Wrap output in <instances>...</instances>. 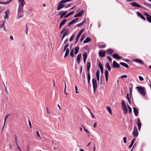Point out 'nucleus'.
<instances>
[{
  "instance_id": "nucleus-1",
  "label": "nucleus",
  "mask_w": 151,
  "mask_h": 151,
  "mask_svg": "<svg viewBox=\"0 0 151 151\" xmlns=\"http://www.w3.org/2000/svg\"><path fill=\"white\" fill-rule=\"evenodd\" d=\"M136 88L137 89L138 92L141 95L143 96H145V89L144 87L138 86L136 87Z\"/></svg>"
},
{
  "instance_id": "nucleus-61",
  "label": "nucleus",
  "mask_w": 151,
  "mask_h": 151,
  "mask_svg": "<svg viewBox=\"0 0 151 151\" xmlns=\"http://www.w3.org/2000/svg\"><path fill=\"white\" fill-rule=\"evenodd\" d=\"M75 88L76 92V93H78L79 92L77 91V86H75Z\"/></svg>"
},
{
  "instance_id": "nucleus-63",
  "label": "nucleus",
  "mask_w": 151,
  "mask_h": 151,
  "mask_svg": "<svg viewBox=\"0 0 151 151\" xmlns=\"http://www.w3.org/2000/svg\"><path fill=\"white\" fill-rule=\"evenodd\" d=\"M106 47V45H104L101 46V48H104Z\"/></svg>"
},
{
  "instance_id": "nucleus-38",
  "label": "nucleus",
  "mask_w": 151,
  "mask_h": 151,
  "mask_svg": "<svg viewBox=\"0 0 151 151\" xmlns=\"http://www.w3.org/2000/svg\"><path fill=\"white\" fill-rule=\"evenodd\" d=\"M99 67V68L100 69H104L101 63H99L98 64Z\"/></svg>"
},
{
  "instance_id": "nucleus-62",
  "label": "nucleus",
  "mask_w": 151,
  "mask_h": 151,
  "mask_svg": "<svg viewBox=\"0 0 151 151\" xmlns=\"http://www.w3.org/2000/svg\"><path fill=\"white\" fill-rule=\"evenodd\" d=\"M64 93L65 95H68V93L66 92V89H65V88H64Z\"/></svg>"
},
{
  "instance_id": "nucleus-34",
  "label": "nucleus",
  "mask_w": 151,
  "mask_h": 151,
  "mask_svg": "<svg viewBox=\"0 0 151 151\" xmlns=\"http://www.w3.org/2000/svg\"><path fill=\"white\" fill-rule=\"evenodd\" d=\"M84 13V11L83 10H81L78 13V14L79 17H80L81 16L82 14L83 13Z\"/></svg>"
},
{
  "instance_id": "nucleus-46",
  "label": "nucleus",
  "mask_w": 151,
  "mask_h": 151,
  "mask_svg": "<svg viewBox=\"0 0 151 151\" xmlns=\"http://www.w3.org/2000/svg\"><path fill=\"white\" fill-rule=\"evenodd\" d=\"M9 115V114H8L5 117V120H4V126H3V129H4V125H5V122H6V119L7 118V117H8V116Z\"/></svg>"
},
{
  "instance_id": "nucleus-31",
  "label": "nucleus",
  "mask_w": 151,
  "mask_h": 151,
  "mask_svg": "<svg viewBox=\"0 0 151 151\" xmlns=\"http://www.w3.org/2000/svg\"><path fill=\"white\" fill-rule=\"evenodd\" d=\"M106 68L108 69L109 71H110L111 70V68L109 65V62L106 63Z\"/></svg>"
},
{
  "instance_id": "nucleus-15",
  "label": "nucleus",
  "mask_w": 151,
  "mask_h": 151,
  "mask_svg": "<svg viewBox=\"0 0 151 151\" xmlns=\"http://www.w3.org/2000/svg\"><path fill=\"white\" fill-rule=\"evenodd\" d=\"M91 66V64L89 62H87L86 65V67L87 68L88 73H90L89 70L90 69Z\"/></svg>"
},
{
  "instance_id": "nucleus-16",
  "label": "nucleus",
  "mask_w": 151,
  "mask_h": 151,
  "mask_svg": "<svg viewBox=\"0 0 151 151\" xmlns=\"http://www.w3.org/2000/svg\"><path fill=\"white\" fill-rule=\"evenodd\" d=\"M84 31V29H81L79 31V32L76 37V38L77 39V40L79 39V38L80 37L81 34Z\"/></svg>"
},
{
  "instance_id": "nucleus-26",
  "label": "nucleus",
  "mask_w": 151,
  "mask_h": 151,
  "mask_svg": "<svg viewBox=\"0 0 151 151\" xmlns=\"http://www.w3.org/2000/svg\"><path fill=\"white\" fill-rule=\"evenodd\" d=\"M137 13L138 16L140 17L142 19H143L144 20H145V18L144 16L142 15L141 14L138 12H137Z\"/></svg>"
},
{
  "instance_id": "nucleus-14",
  "label": "nucleus",
  "mask_w": 151,
  "mask_h": 151,
  "mask_svg": "<svg viewBox=\"0 0 151 151\" xmlns=\"http://www.w3.org/2000/svg\"><path fill=\"white\" fill-rule=\"evenodd\" d=\"M133 61L139 64H144V63L142 60L139 59H135L133 60Z\"/></svg>"
},
{
  "instance_id": "nucleus-24",
  "label": "nucleus",
  "mask_w": 151,
  "mask_h": 151,
  "mask_svg": "<svg viewBox=\"0 0 151 151\" xmlns=\"http://www.w3.org/2000/svg\"><path fill=\"white\" fill-rule=\"evenodd\" d=\"M114 50H113L111 49H109L106 50V53L108 55H111Z\"/></svg>"
},
{
  "instance_id": "nucleus-3",
  "label": "nucleus",
  "mask_w": 151,
  "mask_h": 151,
  "mask_svg": "<svg viewBox=\"0 0 151 151\" xmlns=\"http://www.w3.org/2000/svg\"><path fill=\"white\" fill-rule=\"evenodd\" d=\"M69 46V44L67 43L64 47V51H65V50H66L65 53L64 55L65 58L66 57L69 53L70 50L69 48H68Z\"/></svg>"
},
{
  "instance_id": "nucleus-12",
  "label": "nucleus",
  "mask_w": 151,
  "mask_h": 151,
  "mask_svg": "<svg viewBox=\"0 0 151 151\" xmlns=\"http://www.w3.org/2000/svg\"><path fill=\"white\" fill-rule=\"evenodd\" d=\"M9 12L10 11L9 9H8L5 12V16L4 17V19H8V18L9 17L8 15L9 14Z\"/></svg>"
},
{
  "instance_id": "nucleus-44",
  "label": "nucleus",
  "mask_w": 151,
  "mask_h": 151,
  "mask_svg": "<svg viewBox=\"0 0 151 151\" xmlns=\"http://www.w3.org/2000/svg\"><path fill=\"white\" fill-rule=\"evenodd\" d=\"M122 107L126 106L125 102L124 100H122Z\"/></svg>"
},
{
  "instance_id": "nucleus-6",
  "label": "nucleus",
  "mask_w": 151,
  "mask_h": 151,
  "mask_svg": "<svg viewBox=\"0 0 151 151\" xmlns=\"http://www.w3.org/2000/svg\"><path fill=\"white\" fill-rule=\"evenodd\" d=\"M67 12L66 11H65L64 12H62V11H60L59 12L58 14V15H60V18L62 19V18L63 17L65 16L66 15H65L67 14Z\"/></svg>"
},
{
  "instance_id": "nucleus-32",
  "label": "nucleus",
  "mask_w": 151,
  "mask_h": 151,
  "mask_svg": "<svg viewBox=\"0 0 151 151\" xmlns=\"http://www.w3.org/2000/svg\"><path fill=\"white\" fill-rule=\"evenodd\" d=\"M120 64L121 65L127 68H128L129 67V65L127 64H126L125 63H123V62H121L120 63Z\"/></svg>"
},
{
  "instance_id": "nucleus-17",
  "label": "nucleus",
  "mask_w": 151,
  "mask_h": 151,
  "mask_svg": "<svg viewBox=\"0 0 151 151\" xmlns=\"http://www.w3.org/2000/svg\"><path fill=\"white\" fill-rule=\"evenodd\" d=\"M23 13L21 12H18V14L17 17V18L18 19H20L22 18L23 16Z\"/></svg>"
},
{
  "instance_id": "nucleus-54",
  "label": "nucleus",
  "mask_w": 151,
  "mask_h": 151,
  "mask_svg": "<svg viewBox=\"0 0 151 151\" xmlns=\"http://www.w3.org/2000/svg\"><path fill=\"white\" fill-rule=\"evenodd\" d=\"M126 139H127V137H124L123 138V139L124 142V143H126L127 142Z\"/></svg>"
},
{
  "instance_id": "nucleus-53",
  "label": "nucleus",
  "mask_w": 151,
  "mask_h": 151,
  "mask_svg": "<svg viewBox=\"0 0 151 151\" xmlns=\"http://www.w3.org/2000/svg\"><path fill=\"white\" fill-rule=\"evenodd\" d=\"M65 30L66 29H65V27H64L63 29L61 30V31L60 33L61 34H62L63 33H64V32L65 31Z\"/></svg>"
},
{
  "instance_id": "nucleus-51",
  "label": "nucleus",
  "mask_w": 151,
  "mask_h": 151,
  "mask_svg": "<svg viewBox=\"0 0 151 151\" xmlns=\"http://www.w3.org/2000/svg\"><path fill=\"white\" fill-rule=\"evenodd\" d=\"M85 36L84 35H83L82 36H81V39H80V41H82L83 39H84L85 38Z\"/></svg>"
},
{
  "instance_id": "nucleus-28",
  "label": "nucleus",
  "mask_w": 151,
  "mask_h": 151,
  "mask_svg": "<svg viewBox=\"0 0 151 151\" xmlns=\"http://www.w3.org/2000/svg\"><path fill=\"white\" fill-rule=\"evenodd\" d=\"M67 21V19H64L60 24V25H59V28H60L61 27H62V26L64 25L65 22H66Z\"/></svg>"
},
{
  "instance_id": "nucleus-5",
  "label": "nucleus",
  "mask_w": 151,
  "mask_h": 151,
  "mask_svg": "<svg viewBox=\"0 0 151 151\" xmlns=\"http://www.w3.org/2000/svg\"><path fill=\"white\" fill-rule=\"evenodd\" d=\"M132 134L134 137H137L138 136V132L137 131V128L136 127H134Z\"/></svg>"
},
{
  "instance_id": "nucleus-21",
  "label": "nucleus",
  "mask_w": 151,
  "mask_h": 151,
  "mask_svg": "<svg viewBox=\"0 0 151 151\" xmlns=\"http://www.w3.org/2000/svg\"><path fill=\"white\" fill-rule=\"evenodd\" d=\"M112 56L114 58L119 60L121 58V57L119 56L118 55L116 54H114Z\"/></svg>"
},
{
  "instance_id": "nucleus-27",
  "label": "nucleus",
  "mask_w": 151,
  "mask_h": 151,
  "mask_svg": "<svg viewBox=\"0 0 151 151\" xmlns=\"http://www.w3.org/2000/svg\"><path fill=\"white\" fill-rule=\"evenodd\" d=\"M97 80L98 81H99L100 71L99 70L97 71L96 73Z\"/></svg>"
},
{
  "instance_id": "nucleus-35",
  "label": "nucleus",
  "mask_w": 151,
  "mask_h": 151,
  "mask_svg": "<svg viewBox=\"0 0 151 151\" xmlns=\"http://www.w3.org/2000/svg\"><path fill=\"white\" fill-rule=\"evenodd\" d=\"M87 76H88V84H90V77H91L90 73H88Z\"/></svg>"
},
{
  "instance_id": "nucleus-49",
  "label": "nucleus",
  "mask_w": 151,
  "mask_h": 151,
  "mask_svg": "<svg viewBox=\"0 0 151 151\" xmlns=\"http://www.w3.org/2000/svg\"><path fill=\"white\" fill-rule=\"evenodd\" d=\"M36 133L37 135V137H39L40 139L41 137L39 132L37 131H36Z\"/></svg>"
},
{
  "instance_id": "nucleus-55",
  "label": "nucleus",
  "mask_w": 151,
  "mask_h": 151,
  "mask_svg": "<svg viewBox=\"0 0 151 151\" xmlns=\"http://www.w3.org/2000/svg\"><path fill=\"white\" fill-rule=\"evenodd\" d=\"M0 4H9V3H8V1H5L4 2H2L1 3H0Z\"/></svg>"
},
{
  "instance_id": "nucleus-50",
  "label": "nucleus",
  "mask_w": 151,
  "mask_h": 151,
  "mask_svg": "<svg viewBox=\"0 0 151 151\" xmlns=\"http://www.w3.org/2000/svg\"><path fill=\"white\" fill-rule=\"evenodd\" d=\"M71 5H72V4H68L66 5H65V8H67L68 7L71 6Z\"/></svg>"
},
{
  "instance_id": "nucleus-10",
  "label": "nucleus",
  "mask_w": 151,
  "mask_h": 151,
  "mask_svg": "<svg viewBox=\"0 0 151 151\" xmlns=\"http://www.w3.org/2000/svg\"><path fill=\"white\" fill-rule=\"evenodd\" d=\"M130 4L134 7H137L142 8V6L139 4H137L135 2H131Z\"/></svg>"
},
{
  "instance_id": "nucleus-4",
  "label": "nucleus",
  "mask_w": 151,
  "mask_h": 151,
  "mask_svg": "<svg viewBox=\"0 0 151 151\" xmlns=\"http://www.w3.org/2000/svg\"><path fill=\"white\" fill-rule=\"evenodd\" d=\"M92 83L93 89V92L94 93H96V89L97 88V81L95 79L93 78L92 80Z\"/></svg>"
},
{
  "instance_id": "nucleus-40",
  "label": "nucleus",
  "mask_w": 151,
  "mask_h": 151,
  "mask_svg": "<svg viewBox=\"0 0 151 151\" xmlns=\"http://www.w3.org/2000/svg\"><path fill=\"white\" fill-rule=\"evenodd\" d=\"M70 55L72 57H73L74 56V51L73 50H71L70 53Z\"/></svg>"
},
{
  "instance_id": "nucleus-56",
  "label": "nucleus",
  "mask_w": 151,
  "mask_h": 151,
  "mask_svg": "<svg viewBox=\"0 0 151 151\" xmlns=\"http://www.w3.org/2000/svg\"><path fill=\"white\" fill-rule=\"evenodd\" d=\"M82 126L85 132L88 133L90 134V132H89L87 129H86L85 127L83 126Z\"/></svg>"
},
{
  "instance_id": "nucleus-58",
  "label": "nucleus",
  "mask_w": 151,
  "mask_h": 151,
  "mask_svg": "<svg viewBox=\"0 0 151 151\" xmlns=\"http://www.w3.org/2000/svg\"><path fill=\"white\" fill-rule=\"evenodd\" d=\"M74 36V35H73L72 36H71L70 39V41H71L73 40V38Z\"/></svg>"
},
{
  "instance_id": "nucleus-23",
  "label": "nucleus",
  "mask_w": 151,
  "mask_h": 151,
  "mask_svg": "<svg viewBox=\"0 0 151 151\" xmlns=\"http://www.w3.org/2000/svg\"><path fill=\"white\" fill-rule=\"evenodd\" d=\"M122 108L124 112V114H126L128 112V109L126 106L122 107Z\"/></svg>"
},
{
  "instance_id": "nucleus-20",
  "label": "nucleus",
  "mask_w": 151,
  "mask_h": 151,
  "mask_svg": "<svg viewBox=\"0 0 151 151\" xmlns=\"http://www.w3.org/2000/svg\"><path fill=\"white\" fill-rule=\"evenodd\" d=\"M78 20V18H77L74 19L72 20L70 22L68 25L69 27L70 26V25L72 24H73L76 22Z\"/></svg>"
},
{
  "instance_id": "nucleus-43",
  "label": "nucleus",
  "mask_w": 151,
  "mask_h": 151,
  "mask_svg": "<svg viewBox=\"0 0 151 151\" xmlns=\"http://www.w3.org/2000/svg\"><path fill=\"white\" fill-rule=\"evenodd\" d=\"M129 94H127V96H126V97L127 98V99L129 102V103L130 104H131V102L130 101V100L129 99Z\"/></svg>"
},
{
  "instance_id": "nucleus-2",
  "label": "nucleus",
  "mask_w": 151,
  "mask_h": 151,
  "mask_svg": "<svg viewBox=\"0 0 151 151\" xmlns=\"http://www.w3.org/2000/svg\"><path fill=\"white\" fill-rule=\"evenodd\" d=\"M65 6V2H64L63 0H62L60 1L59 4L58 5V7L57 8V10H59L63 8Z\"/></svg>"
},
{
  "instance_id": "nucleus-60",
  "label": "nucleus",
  "mask_w": 151,
  "mask_h": 151,
  "mask_svg": "<svg viewBox=\"0 0 151 151\" xmlns=\"http://www.w3.org/2000/svg\"><path fill=\"white\" fill-rule=\"evenodd\" d=\"M107 59L109 60L110 62H111L112 61V59L109 56H108L107 57Z\"/></svg>"
},
{
  "instance_id": "nucleus-11",
  "label": "nucleus",
  "mask_w": 151,
  "mask_h": 151,
  "mask_svg": "<svg viewBox=\"0 0 151 151\" xmlns=\"http://www.w3.org/2000/svg\"><path fill=\"white\" fill-rule=\"evenodd\" d=\"M137 123L138 127V129L139 130L142 124L139 118L137 119Z\"/></svg>"
},
{
  "instance_id": "nucleus-8",
  "label": "nucleus",
  "mask_w": 151,
  "mask_h": 151,
  "mask_svg": "<svg viewBox=\"0 0 151 151\" xmlns=\"http://www.w3.org/2000/svg\"><path fill=\"white\" fill-rule=\"evenodd\" d=\"M18 2L19 3V6H23L26 4L24 0H19Z\"/></svg>"
},
{
  "instance_id": "nucleus-45",
  "label": "nucleus",
  "mask_w": 151,
  "mask_h": 151,
  "mask_svg": "<svg viewBox=\"0 0 151 151\" xmlns=\"http://www.w3.org/2000/svg\"><path fill=\"white\" fill-rule=\"evenodd\" d=\"M144 5L146 6H148L151 9V4L147 3H145Z\"/></svg>"
},
{
  "instance_id": "nucleus-22",
  "label": "nucleus",
  "mask_w": 151,
  "mask_h": 151,
  "mask_svg": "<svg viewBox=\"0 0 151 151\" xmlns=\"http://www.w3.org/2000/svg\"><path fill=\"white\" fill-rule=\"evenodd\" d=\"M81 54H80L78 55L77 57V61L78 64H79L81 58Z\"/></svg>"
},
{
  "instance_id": "nucleus-39",
  "label": "nucleus",
  "mask_w": 151,
  "mask_h": 151,
  "mask_svg": "<svg viewBox=\"0 0 151 151\" xmlns=\"http://www.w3.org/2000/svg\"><path fill=\"white\" fill-rule=\"evenodd\" d=\"M87 54L86 52H85L83 55V59H87Z\"/></svg>"
},
{
  "instance_id": "nucleus-59",
  "label": "nucleus",
  "mask_w": 151,
  "mask_h": 151,
  "mask_svg": "<svg viewBox=\"0 0 151 151\" xmlns=\"http://www.w3.org/2000/svg\"><path fill=\"white\" fill-rule=\"evenodd\" d=\"M127 77V76L126 75H123L121 76L120 78H125Z\"/></svg>"
},
{
  "instance_id": "nucleus-18",
  "label": "nucleus",
  "mask_w": 151,
  "mask_h": 151,
  "mask_svg": "<svg viewBox=\"0 0 151 151\" xmlns=\"http://www.w3.org/2000/svg\"><path fill=\"white\" fill-rule=\"evenodd\" d=\"M69 33V31L68 29H66L63 34L62 38V40H63V38L67 35Z\"/></svg>"
},
{
  "instance_id": "nucleus-37",
  "label": "nucleus",
  "mask_w": 151,
  "mask_h": 151,
  "mask_svg": "<svg viewBox=\"0 0 151 151\" xmlns=\"http://www.w3.org/2000/svg\"><path fill=\"white\" fill-rule=\"evenodd\" d=\"M146 19L149 22L151 23V17L150 16L148 17H147Z\"/></svg>"
},
{
  "instance_id": "nucleus-7",
  "label": "nucleus",
  "mask_w": 151,
  "mask_h": 151,
  "mask_svg": "<svg viewBox=\"0 0 151 151\" xmlns=\"http://www.w3.org/2000/svg\"><path fill=\"white\" fill-rule=\"evenodd\" d=\"M5 21L4 20H2L0 21V28H3L5 31H6V29L4 26V24Z\"/></svg>"
},
{
  "instance_id": "nucleus-9",
  "label": "nucleus",
  "mask_w": 151,
  "mask_h": 151,
  "mask_svg": "<svg viewBox=\"0 0 151 151\" xmlns=\"http://www.w3.org/2000/svg\"><path fill=\"white\" fill-rule=\"evenodd\" d=\"M113 66L114 68H119L120 67V65L116 61H114L113 62Z\"/></svg>"
},
{
  "instance_id": "nucleus-25",
  "label": "nucleus",
  "mask_w": 151,
  "mask_h": 151,
  "mask_svg": "<svg viewBox=\"0 0 151 151\" xmlns=\"http://www.w3.org/2000/svg\"><path fill=\"white\" fill-rule=\"evenodd\" d=\"M91 41V39L89 37H87L86 39L85 40L83 41V43H86L90 42Z\"/></svg>"
},
{
  "instance_id": "nucleus-33",
  "label": "nucleus",
  "mask_w": 151,
  "mask_h": 151,
  "mask_svg": "<svg viewBox=\"0 0 151 151\" xmlns=\"http://www.w3.org/2000/svg\"><path fill=\"white\" fill-rule=\"evenodd\" d=\"M106 109L111 114V115L112 114L111 110L110 108V107L109 106H107Z\"/></svg>"
},
{
  "instance_id": "nucleus-19",
  "label": "nucleus",
  "mask_w": 151,
  "mask_h": 151,
  "mask_svg": "<svg viewBox=\"0 0 151 151\" xmlns=\"http://www.w3.org/2000/svg\"><path fill=\"white\" fill-rule=\"evenodd\" d=\"M106 53L105 51L102 52L101 50H100L99 52V54L100 56L103 57L105 56Z\"/></svg>"
},
{
  "instance_id": "nucleus-42",
  "label": "nucleus",
  "mask_w": 151,
  "mask_h": 151,
  "mask_svg": "<svg viewBox=\"0 0 151 151\" xmlns=\"http://www.w3.org/2000/svg\"><path fill=\"white\" fill-rule=\"evenodd\" d=\"M85 23V22L83 21L81 23H79L77 24V26L78 27H81L82 25H83V24Z\"/></svg>"
},
{
  "instance_id": "nucleus-64",
  "label": "nucleus",
  "mask_w": 151,
  "mask_h": 151,
  "mask_svg": "<svg viewBox=\"0 0 151 151\" xmlns=\"http://www.w3.org/2000/svg\"><path fill=\"white\" fill-rule=\"evenodd\" d=\"M144 14L145 16H147V17H148L149 16H150L149 14H147L146 13H144Z\"/></svg>"
},
{
  "instance_id": "nucleus-30",
  "label": "nucleus",
  "mask_w": 151,
  "mask_h": 151,
  "mask_svg": "<svg viewBox=\"0 0 151 151\" xmlns=\"http://www.w3.org/2000/svg\"><path fill=\"white\" fill-rule=\"evenodd\" d=\"M75 50V54H76L78 52L79 50V47H76L74 48Z\"/></svg>"
},
{
  "instance_id": "nucleus-48",
  "label": "nucleus",
  "mask_w": 151,
  "mask_h": 151,
  "mask_svg": "<svg viewBox=\"0 0 151 151\" xmlns=\"http://www.w3.org/2000/svg\"><path fill=\"white\" fill-rule=\"evenodd\" d=\"M105 77L108 76L109 75V72L107 70H106L105 73Z\"/></svg>"
},
{
  "instance_id": "nucleus-29",
  "label": "nucleus",
  "mask_w": 151,
  "mask_h": 151,
  "mask_svg": "<svg viewBox=\"0 0 151 151\" xmlns=\"http://www.w3.org/2000/svg\"><path fill=\"white\" fill-rule=\"evenodd\" d=\"M23 7L21 6H19L18 9V12H21L23 13Z\"/></svg>"
},
{
  "instance_id": "nucleus-36",
  "label": "nucleus",
  "mask_w": 151,
  "mask_h": 151,
  "mask_svg": "<svg viewBox=\"0 0 151 151\" xmlns=\"http://www.w3.org/2000/svg\"><path fill=\"white\" fill-rule=\"evenodd\" d=\"M74 12L73 11L71 12L70 13H68V14L65 15L64 17V18H67L70 15H71L74 14Z\"/></svg>"
},
{
  "instance_id": "nucleus-13",
  "label": "nucleus",
  "mask_w": 151,
  "mask_h": 151,
  "mask_svg": "<svg viewBox=\"0 0 151 151\" xmlns=\"http://www.w3.org/2000/svg\"><path fill=\"white\" fill-rule=\"evenodd\" d=\"M133 111L134 113V114L136 116H138L139 111L135 107L133 108Z\"/></svg>"
},
{
  "instance_id": "nucleus-41",
  "label": "nucleus",
  "mask_w": 151,
  "mask_h": 151,
  "mask_svg": "<svg viewBox=\"0 0 151 151\" xmlns=\"http://www.w3.org/2000/svg\"><path fill=\"white\" fill-rule=\"evenodd\" d=\"M127 106L129 109V114H130L132 112L131 108L130 107V106L128 105H127Z\"/></svg>"
},
{
  "instance_id": "nucleus-52",
  "label": "nucleus",
  "mask_w": 151,
  "mask_h": 151,
  "mask_svg": "<svg viewBox=\"0 0 151 151\" xmlns=\"http://www.w3.org/2000/svg\"><path fill=\"white\" fill-rule=\"evenodd\" d=\"M88 110H89V111H90V113L91 114V117L92 118V119H94V115L92 114V112H91V111H90V110L88 109Z\"/></svg>"
},
{
  "instance_id": "nucleus-57",
  "label": "nucleus",
  "mask_w": 151,
  "mask_h": 151,
  "mask_svg": "<svg viewBox=\"0 0 151 151\" xmlns=\"http://www.w3.org/2000/svg\"><path fill=\"white\" fill-rule=\"evenodd\" d=\"M139 79L140 81H142L144 80V78L141 76H139Z\"/></svg>"
},
{
  "instance_id": "nucleus-47",
  "label": "nucleus",
  "mask_w": 151,
  "mask_h": 151,
  "mask_svg": "<svg viewBox=\"0 0 151 151\" xmlns=\"http://www.w3.org/2000/svg\"><path fill=\"white\" fill-rule=\"evenodd\" d=\"M14 136H15L14 139H15V143L16 145H17V144H18V143H17V136L16 135H15Z\"/></svg>"
}]
</instances>
